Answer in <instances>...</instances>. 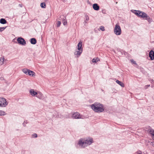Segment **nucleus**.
Listing matches in <instances>:
<instances>
[{
  "label": "nucleus",
  "instance_id": "obj_1",
  "mask_svg": "<svg viewBox=\"0 0 154 154\" xmlns=\"http://www.w3.org/2000/svg\"><path fill=\"white\" fill-rule=\"evenodd\" d=\"M94 142L93 139L91 138L81 139L78 142V145L81 147L84 148L90 145Z\"/></svg>",
  "mask_w": 154,
  "mask_h": 154
},
{
  "label": "nucleus",
  "instance_id": "obj_2",
  "mask_svg": "<svg viewBox=\"0 0 154 154\" xmlns=\"http://www.w3.org/2000/svg\"><path fill=\"white\" fill-rule=\"evenodd\" d=\"M134 13L139 17L146 20L149 22L150 23L152 19L147 15L144 12L139 11H135Z\"/></svg>",
  "mask_w": 154,
  "mask_h": 154
},
{
  "label": "nucleus",
  "instance_id": "obj_3",
  "mask_svg": "<svg viewBox=\"0 0 154 154\" xmlns=\"http://www.w3.org/2000/svg\"><path fill=\"white\" fill-rule=\"evenodd\" d=\"M91 107L92 109L96 112H101L104 110L103 106L99 103H95L91 105Z\"/></svg>",
  "mask_w": 154,
  "mask_h": 154
},
{
  "label": "nucleus",
  "instance_id": "obj_4",
  "mask_svg": "<svg viewBox=\"0 0 154 154\" xmlns=\"http://www.w3.org/2000/svg\"><path fill=\"white\" fill-rule=\"evenodd\" d=\"M29 92L31 95L33 97L36 96L37 95H38V96H36L38 98L41 99L42 96V94L40 92H37L35 91L33 89H31L29 91Z\"/></svg>",
  "mask_w": 154,
  "mask_h": 154
},
{
  "label": "nucleus",
  "instance_id": "obj_5",
  "mask_svg": "<svg viewBox=\"0 0 154 154\" xmlns=\"http://www.w3.org/2000/svg\"><path fill=\"white\" fill-rule=\"evenodd\" d=\"M82 42H80L78 44V50L79 51H76L75 54L79 56L80 55L82 51Z\"/></svg>",
  "mask_w": 154,
  "mask_h": 154
},
{
  "label": "nucleus",
  "instance_id": "obj_6",
  "mask_svg": "<svg viewBox=\"0 0 154 154\" xmlns=\"http://www.w3.org/2000/svg\"><path fill=\"white\" fill-rule=\"evenodd\" d=\"M115 33L117 35L121 34V30L120 26L118 24H116L114 29Z\"/></svg>",
  "mask_w": 154,
  "mask_h": 154
},
{
  "label": "nucleus",
  "instance_id": "obj_7",
  "mask_svg": "<svg viewBox=\"0 0 154 154\" xmlns=\"http://www.w3.org/2000/svg\"><path fill=\"white\" fill-rule=\"evenodd\" d=\"M7 105V102L5 99L2 98H0V106L5 107Z\"/></svg>",
  "mask_w": 154,
  "mask_h": 154
},
{
  "label": "nucleus",
  "instance_id": "obj_8",
  "mask_svg": "<svg viewBox=\"0 0 154 154\" xmlns=\"http://www.w3.org/2000/svg\"><path fill=\"white\" fill-rule=\"evenodd\" d=\"M17 41L19 43L22 45H25L26 44V42L24 39L22 38H17Z\"/></svg>",
  "mask_w": 154,
  "mask_h": 154
},
{
  "label": "nucleus",
  "instance_id": "obj_9",
  "mask_svg": "<svg viewBox=\"0 0 154 154\" xmlns=\"http://www.w3.org/2000/svg\"><path fill=\"white\" fill-rule=\"evenodd\" d=\"M72 117L75 119H79L80 116L78 112H75L72 115Z\"/></svg>",
  "mask_w": 154,
  "mask_h": 154
},
{
  "label": "nucleus",
  "instance_id": "obj_10",
  "mask_svg": "<svg viewBox=\"0 0 154 154\" xmlns=\"http://www.w3.org/2000/svg\"><path fill=\"white\" fill-rule=\"evenodd\" d=\"M149 57L151 60H152L154 59V52L151 51L149 53Z\"/></svg>",
  "mask_w": 154,
  "mask_h": 154
},
{
  "label": "nucleus",
  "instance_id": "obj_11",
  "mask_svg": "<svg viewBox=\"0 0 154 154\" xmlns=\"http://www.w3.org/2000/svg\"><path fill=\"white\" fill-rule=\"evenodd\" d=\"M35 73L33 71L29 70L28 72V75L34 77L35 76Z\"/></svg>",
  "mask_w": 154,
  "mask_h": 154
},
{
  "label": "nucleus",
  "instance_id": "obj_12",
  "mask_svg": "<svg viewBox=\"0 0 154 154\" xmlns=\"http://www.w3.org/2000/svg\"><path fill=\"white\" fill-rule=\"evenodd\" d=\"M93 9L96 11H98L99 9V7L97 4H94L93 6Z\"/></svg>",
  "mask_w": 154,
  "mask_h": 154
},
{
  "label": "nucleus",
  "instance_id": "obj_13",
  "mask_svg": "<svg viewBox=\"0 0 154 154\" xmlns=\"http://www.w3.org/2000/svg\"><path fill=\"white\" fill-rule=\"evenodd\" d=\"M149 133L151 135H154V130L152 129H149L148 130Z\"/></svg>",
  "mask_w": 154,
  "mask_h": 154
},
{
  "label": "nucleus",
  "instance_id": "obj_14",
  "mask_svg": "<svg viewBox=\"0 0 154 154\" xmlns=\"http://www.w3.org/2000/svg\"><path fill=\"white\" fill-rule=\"evenodd\" d=\"M116 82L117 83L119 84V85H120L121 87H124V85L122 82L119 81V80H117L116 81Z\"/></svg>",
  "mask_w": 154,
  "mask_h": 154
},
{
  "label": "nucleus",
  "instance_id": "obj_15",
  "mask_svg": "<svg viewBox=\"0 0 154 154\" xmlns=\"http://www.w3.org/2000/svg\"><path fill=\"white\" fill-rule=\"evenodd\" d=\"M30 42L32 44H35L36 43V40L34 38H32L31 39Z\"/></svg>",
  "mask_w": 154,
  "mask_h": 154
},
{
  "label": "nucleus",
  "instance_id": "obj_16",
  "mask_svg": "<svg viewBox=\"0 0 154 154\" xmlns=\"http://www.w3.org/2000/svg\"><path fill=\"white\" fill-rule=\"evenodd\" d=\"M0 23L2 24H4L6 23V21L5 19L2 18L0 20Z\"/></svg>",
  "mask_w": 154,
  "mask_h": 154
},
{
  "label": "nucleus",
  "instance_id": "obj_17",
  "mask_svg": "<svg viewBox=\"0 0 154 154\" xmlns=\"http://www.w3.org/2000/svg\"><path fill=\"white\" fill-rule=\"evenodd\" d=\"M99 60H100L98 58H95L92 60V61L93 62L96 63Z\"/></svg>",
  "mask_w": 154,
  "mask_h": 154
},
{
  "label": "nucleus",
  "instance_id": "obj_18",
  "mask_svg": "<svg viewBox=\"0 0 154 154\" xmlns=\"http://www.w3.org/2000/svg\"><path fill=\"white\" fill-rule=\"evenodd\" d=\"M29 71V70L27 69H24L23 70V72L26 75H28Z\"/></svg>",
  "mask_w": 154,
  "mask_h": 154
},
{
  "label": "nucleus",
  "instance_id": "obj_19",
  "mask_svg": "<svg viewBox=\"0 0 154 154\" xmlns=\"http://www.w3.org/2000/svg\"><path fill=\"white\" fill-rule=\"evenodd\" d=\"M4 58L3 57L0 58V64L2 65L4 63Z\"/></svg>",
  "mask_w": 154,
  "mask_h": 154
},
{
  "label": "nucleus",
  "instance_id": "obj_20",
  "mask_svg": "<svg viewBox=\"0 0 154 154\" xmlns=\"http://www.w3.org/2000/svg\"><path fill=\"white\" fill-rule=\"evenodd\" d=\"M6 114L5 112L2 111H0V116H4Z\"/></svg>",
  "mask_w": 154,
  "mask_h": 154
},
{
  "label": "nucleus",
  "instance_id": "obj_21",
  "mask_svg": "<svg viewBox=\"0 0 154 154\" xmlns=\"http://www.w3.org/2000/svg\"><path fill=\"white\" fill-rule=\"evenodd\" d=\"M41 7L43 8H45L46 7V5L45 3H42L41 4Z\"/></svg>",
  "mask_w": 154,
  "mask_h": 154
},
{
  "label": "nucleus",
  "instance_id": "obj_22",
  "mask_svg": "<svg viewBox=\"0 0 154 154\" xmlns=\"http://www.w3.org/2000/svg\"><path fill=\"white\" fill-rule=\"evenodd\" d=\"M63 25H66L67 24V20H66V19H64L63 20Z\"/></svg>",
  "mask_w": 154,
  "mask_h": 154
},
{
  "label": "nucleus",
  "instance_id": "obj_23",
  "mask_svg": "<svg viewBox=\"0 0 154 154\" xmlns=\"http://www.w3.org/2000/svg\"><path fill=\"white\" fill-rule=\"evenodd\" d=\"M60 24H61V22H60V21H58L57 22V27H59V26H60Z\"/></svg>",
  "mask_w": 154,
  "mask_h": 154
},
{
  "label": "nucleus",
  "instance_id": "obj_24",
  "mask_svg": "<svg viewBox=\"0 0 154 154\" xmlns=\"http://www.w3.org/2000/svg\"><path fill=\"white\" fill-rule=\"evenodd\" d=\"M142 154V152L140 151H138L137 152H136L134 154Z\"/></svg>",
  "mask_w": 154,
  "mask_h": 154
},
{
  "label": "nucleus",
  "instance_id": "obj_25",
  "mask_svg": "<svg viewBox=\"0 0 154 154\" xmlns=\"http://www.w3.org/2000/svg\"><path fill=\"white\" fill-rule=\"evenodd\" d=\"M100 29L103 31H104L105 30V29H104V27H103V26H101L100 27Z\"/></svg>",
  "mask_w": 154,
  "mask_h": 154
},
{
  "label": "nucleus",
  "instance_id": "obj_26",
  "mask_svg": "<svg viewBox=\"0 0 154 154\" xmlns=\"http://www.w3.org/2000/svg\"><path fill=\"white\" fill-rule=\"evenodd\" d=\"M5 27H0V31H2L3 30L5 29Z\"/></svg>",
  "mask_w": 154,
  "mask_h": 154
},
{
  "label": "nucleus",
  "instance_id": "obj_27",
  "mask_svg": "<svg viewBox=\"0 0 154 154\" xmlns=\"http://www.w3.org/2000/svg\"><path fill=\"white\" fill-rule=\"evenodd\" d=\"M131 62L132 63H133L135 64H136V63L135 61H134L133 60H131Z\"/></svg>",
  "mask_w": 154,
  "mask_h": 154
},
{
  "label": "nucleus",
  "instance_id": "obj_28",
  "mask_svg": "<svg viewBox=\"0 0 154 154\" xmlns=\"http://www.w3.org/2000/svg\"><path fill=\"white\" fill-rule=\"evenodd\" d=\"M37 137V135H33L32 137V138H36Z\"/></svg>",
  "mask_w": 154,
  "mask_h": 154
},
{
  "label": "nucleus",
  "instance_id": "obj_29",
  "mask_svg": "<svg viewBox=\"0 0 154 154\" xmlns=\"http://www.w3.org/2000/svg\"><path fill=\"white\" fill-rule=\"evenodd\" d=\"M4 79L3 77H1V78H0V80H3Z\"/></svg>",
  "mask_w": 154,
  "mask_h": 154
},
{
  "label": "nucleus",
  "instance_id": "obj_30",
  "mask_svg": "<svg viewBox=\"0 0 154 154\" xmlns=\"http://www.w3.org/2000/svg\"><path fill=\"white\" fill-rule=\"evenodd\" d=\"M152 136V138L153 139V140H154V135H151Z\"/></svg>",
  "mask_w": 154,
  "mask_h": 154
},
{
  "label": "nucleus",
  "instance_id": "obj_31",
  "mask_svg": "<svg viewBox=\"0 0 154 154\" xmlns=\"http://www.w3.org/2000/svg\"><path fill=\"white\" fill-rule=\"evenodd\" d=\"M86 19H87V20H89V17H87Z\"/></svg>",
  "mask_w": 154,
  "mask_h": 154
}]
</instances>
